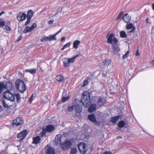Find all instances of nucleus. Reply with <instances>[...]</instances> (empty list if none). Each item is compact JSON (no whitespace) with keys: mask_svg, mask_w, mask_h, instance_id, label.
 <instances>
[{"mask_svg":"<svg viewBox=\"0 0 154 154\" xmlns=\"http://www.w3.org/2000/svg\"><path fill=\"white\" fill-rule=\"evenodd\" d=\"M16 88L21 93L25 91L26 89V86L24 82L20 79H17L15 82Z\"/></svg>","mask_w":154,"mask_h":154,"instance_id":"f03ea898","label":"nucleus"},{"mask_svg":"<svg viewBox=\"0 0 154 154\" xmlns=\"http://www.w3.org/2000/svg\"><path fill=\"white\" fill-rule=\"evenodd\" d=\"M58 13H57V12L55 14V15H54L53 16H55V15H57V14H58Z\"/></svg>","mask_w":154,"mask_h":154,"instance_id":"338daca9","label":"nucleus"},{"mask_svg":"<svg viewBox=\"0 0 154 154\" xmlns=\"http://www.w3.org/2000/svg\"><path fill=\"white\" fill-rule=\"evenodd\" d=\"M126 28L127 29H132L131 30L128 31V32L129 33L134 32L135 29V26H133V24L131 23L127 24L126 26Z\"/></svg>","mask_w":154,"mask_h":154,"instance_id":"dca6fc26","label":"nucleus"},{"mask_svg":"<svg viewBox=\"0 0 154 154\" xmlns=\"http://www.w3.org/2000/svg\"><path fill=\"white\" fill-rule=\"evenodd\" d=\"M12 123L13 126H18L23 123V121L21 118H17L15 120H13Z\"/></svg>","mask_w":154,"mask_h":154,"instance_id":"6e6552de","label":"nucleus"},{"mask_svg":"<svg viewBox=\"0 0 154 154\" xmlns=\"http://www.w3.org/2000/svg\"><path fill=\"white\" fill-rule=\"evenodd\" d=\"M151 63L154 66V59L152 60Z\"/></svg>","mask_w":154,"mask_h":154,"instance_id":"bf43d9fd","label":"nucleus"},{"mask_svg":"<svg viewBox=\"0 0 154 154\" xmlns=\"http://www.w3.org/2000/svg\"><path fill=\"white\" fill-rule=\"evenodd\" d=\"M2 106L0 105V112H1L2 110Z\"/></svg>","mask_w":154,"mask_h":154,"instance_id":"680f3d73","label":"nucleus"},{"mask_svg":"<svg viewBox=\"0 0 154 154\" xmlns=\"http://www.w3.org/2000/svg\"><path fill=\"white\" fill-rule=\"evenodd\" d=\"M69 99V97L67 96V97H63L62 98V101L63 102H64L67 101Z\"/></svg>","mask_w":154,"mask_h":154,"instance_id":"ea45409f","label":"nucleus"},{"mask_svg":"<svg viewBox=\"0 0 154 154\" xmlns=\"http://www.w3.org/2000/svg\"><path fill=\"white\" fill-rule=\"evenodd\" d=\"M5 88L4 84L3 82L0 83V94L1 93Z\"/></svg>","mask_w":154,"mask_h":154,"instance_id":"2f4dec72","label":"nucleus"},{"mask_svg":"<svg viewBox=\"0 0 154 154\" xmlns=\"http://www.w3.org/2000/svg\"><path fill=\"white\" fill-rule=\"evenodd\" d=\"M3 95L4 98L12 102L15 101V94L11 93L10 91L7 90L3 93Z\"/></svg>","mask_w":154,"mask_h":154,"instance_id":"39448f33","label":"nucleus"},{"mask_svg":"<svg viewBox=\"0 0 154 154\" xmlns=\"http://www.w3.org/2000/svg\"><path fill=\"white\" fill-rule=\"evenodd\" d=\"M2 101L4 107L6 108H8V107L9 106L6 103L5 100H2Z\"/></svg>","mask_w":154,"mask_h":154,"instance_id":"e433bc0d","label":"nucleus"},{"mask_svg":"<svg viewBox=\"0 0 154 154\" xmlns=\"http://www.w3.org/2000/svg\"><path fill=\"white\" fill-rule=\"evenodd\" d=\"M74 108V106H69L68 107L67 110L69 112H72Z\"/></svg>","mask_w":154,"mask_h":154,"instance_id":"58836bf2","label":"nucleus"},{"mask_svg":"<svg viewBox=\"0 0 154 154\" xmlns=\"http://www.w3.org/2000/svg\"><path fill=\"white\" fill-rule=\"evenodd\" d=\"M80 41L78 40H76L74 41L73 43V48L77 49L78 48V45L80 43Z\"/></svg>","mask_w":154,"mask_h":154,"instance_id":"bb28decb","label":"nucleus"},{"mask_svg":"<svg viewBox=\"0 0 154 154\" xmlns=\"http://www.w3.org/2000/svg\"><path fill=\"white\" fill-rule=\"evenodd\" d=\"M124 14V13L123 11H122L120 12L119 15L116 18V20H119L120 18Z\"/></svg>","mask_w":154,"mask_h":154,"instance_id":"37998d69","label":"nucleus"},{"mask_svg":"<svg viewBox=\"0 0 154 154\" xmlns=\"http://www.w3.org/2000/svg\"><path fill=\"white\" fill-rule=\"evenodd\" d=\"M56 79L59 82H62L64 79V77L62 75H58L56 76Z\"/></svg>","mask_w":154,"mask_h":154,"instance_id":"393cba45","label":"nucleus"},{"mask_svg":"<svg viewBox=\"0 0 154 154\" xmlns=\"http://www.w3.org/2000/svg\"><path fill=\"white\" fill-rule=\"evenodd\" d=\"M106 101L105 100L101 97H99L97 101L96 105L98 107H100L103 106L104 104L105 103Z\"/></svg>","mask_w":154,"mask_h":154,"instance_id":"4468645a","label":"nucleus"},{"mask_svg":"<svg viewBox=\"0 0 154 154\" xmlns=\"http://www.w3.org/2000/svg\"><path fill=\"white\" fill-rule=\"evenodd\" d=\"M27 14V18L31 19L33 15V13L32 10H30L28 11Z\"/></svg>","mask_w":154,"mask_h":154,"instance_id":"c85d7f7f","label":"nucleus"},{"mask_svg":"<svg viewBox=\"0 0 154 154\" xmlns=\"http://www.w3.org/2000/svg\"><path fill=\"white\" fill-rule=\"evenodd\" d=\"M55 39H53V40H55ZM52 40H53V39H41L40 41L41 42H45V41H48V40L50 41Z\"/></svg>","mask_w":154,"mask_h":154,"instance_id":"de8ad7c7","label":"nucleus"},{"mask_svg":"<svg viewBox=\"0 0 154 154\" xmlns=\"http://www.w3.org/2000/svg\"><path fill=\"white\" fill-rule=\"evenodd\" d=\"M120 36L122 38H125L127 37V35L124 31H122L120 32Z\"/></svg>","mask_w":154,"mask_h":154,"instance_id":"7c9ffc66","label":"nucleus"},{"mask_svg":"<svg viewBox=\"0 0 154 154\" xmlns=\"http://www.w3.org/2000/svg\"><path fill=\"white\" fill-rule=\"evenodd\" d=\"M129 53V51H127V52L125 53V54L123 56L122 58L123 59H125L128 57Z\"/></svg>","mask_w":154,"mask_h":154,"instance_id":"c03bdc74","label":"nucleus"},{"mask_svg":"<svg viewBox=\"0 0 154 154\" xmlns=\"http://www.w3.org/2000/svg\"><path fill=\"white\" fill-rule=\"evenodd\" d=\"M109 43L112 44L113 52L114 54H117L120 51V48L116 44L118 42L117 39H107Z\"/></svg>","mask_w":154,"mask_h":154,"instance_id":"7ed1b4c3","label":"nucleus"},{"mask_svg":"<svg viewBox=\"0 0 154 154\" xmlns=\"http://www.w3.org/2000/svg\"><path fill=\"white\" fill-rule=\"evenodd\" d=\"M55 129V127L53 125H49L47 126L45 128V130L47 132H52Z\"/></svg>","mask_w":154,"mask_h":154,"instance_id":"6ab92c4d","label":"nucleus"},{"mask_svg":"<svg viewBox=\"0 0 154 154\" xmlns=\"http://www.w3.org/2000/svg\"><path fill=\"white\" fill-rule=\"evenodd\" d=\"M26 17V14L23 13H20L17 15V18L19 21H22L25 20Z\"/></svg>","mask_w":154,"mask_h":154,"instance_id":"9b49d317","label":"nucleus"},{"mask_svg":"<svg viewBox=\"0 0 154 154\" xmlns=\"http://www.w3.org/2000/svg\"><path fill=\"white\" fill-rule=\"evenodd\" d=\"M61 137L62 135L60 134H58L56 136L55 138V140L57 144H60L61 143Z\"/></svg>","mask_w":154,"mask_h":154,"instance_id":"5701e85b","label":"nucleus"},{"mask_svg":"<svg viewBox=\"0 0 154 154\" xmlns=\"http://www.w3.org/2000/svg\"><path fill=\"white\" fill-rule=\"evenodd\" d=\"M126 43H128V44H130L131 43V42L130 40L129 39H128L127 40L125 41Z\"/></svg>","mask_w":154,"mask_h":154,"instance_id":"6e6d98bb","label":"nucleus"},{"mask_svg":"<svg viewBox=\"0 0 154 154\" xmlns=\"http://www.w3.org/2000/svg\"><path fill=\"white\" fill-rule=\"evenodd\" d=\"M77 152V151L76 148H72L71 149V151L69 154H75Z\"/></svg>","mask_w":154,"mask_h":154,"instance_id":"72a5a7b5","label":"nucleus"},{"mask_svg":"<svg viewBox=\"0 0 154 154\" xmlns=\"http://www.w3.org/2000/svg\"><path fill=\"white\" fill-rule=\"evenodd\" d=\"M15 97L16 98L17 102L18 103L20 102L21 101V97L20 94L18 93L15 94Z\"/></svg>","mask_w":154,"mask_h":154,"instance_id":"cd10ccee","label":"nucleus"},{"mask_svg":"<svg viewBox=\"0 0 154 154\" xmlns=\"http://www.w3.org/2000/svg\"><path fill=\"white\" fill-rule=\"evenodd\" d=\"M71 43L70 42L67 43L66 44L64 45L62 49V50H63L64 49L66 48H67L69 47Z\"/></svg>","mask_w":154,"mask_h":154,"instance_id":"f704fd0d","label":"nucleus"},{"mask_svg":"<svg viewBox=\"0 0 154 154\" xmlns=\"http://www.w3.org/2000/svg\"><path fill=\"white\" fill-rule=\"evenodd\" d=\"M33 98V95H32L30 98H29L28 102L29 103H31L32 101Z\"/></svg>","mask_w":154,"mask_h":154,"instance_id":"49530a36","label":"nucleus"},{"mask_svg":"<svg viewBox=\"0 0 154 154\" xmlns=\"http://www.w3.org/2000/svg\"><path fill=\"white\" fill-rule=\"evenodd\" d=\"M5 13V11H2L0 13V14H1V15L3 14H4Z\"/></svg>","mask_w":154,"mask_h":154,"instance_id":"052dcab7","label":"nucleus"},{"mask_svg":"<svg viewBox=\"0 0 154 154\" xmlns=\"http://www.w3.org/2000/svg\"><path fill=\"white\" fill-rule=\"evenodd\" d=\"M78 56V55H77L71 58H65L63 59L62 61L64 67H68L69 66L71 63L75 62V59Z\"/></svg>","mask_w":154,"mask_h":154,"instance_id":"20e7f679","label":"nucleus"},{"mask_svg":"<svg viewBox=\"0 0 154 154\" xmlns=\"http://www.w3.org/2000/svg\"><path fill=\"white\" fill-rule=\"evenodd\" d=\"M74 108L75 111L78 113H80L82 110V107L81 103H76L74 105Z\"/></svg>","mask_w":154,"mask_h":154,"instance_id":"2eb2a0df","label":"nucleus"},{"mask_svg":"<svg viewBox=\"0 0 154 154\" xmlns=\"http://www.w3.org/2000/svg\"><path fill=\"white\" fill-rule=\"evenodd\" d=\"M65 39H61V42L63 41Z\"/></svg>","mask_w":154,"mask_h":154,"instance_id":"774afa93","label":"nucleus"},{"mask_svg":"<svg viewBox=\"0 0 154 154\" xmlns=\"http://www.w3.org/2000/svg\"><path fill=\"white\" fill-rule=\"evenodd\" d=\"M125 123L123 121H121L120 122L118 125V126L119 127V128L118 129H120V128H122L125 125Z\"/></svg>","mask_w":154,"mask_h":154,"instance_id":"c756f323","label":"nucleus"},{"mask_svg":"<svg viewBox=\"0 0 154 154\" xmlns=\"http://www.w3.org/2000/svg\"><path fill=\"white\" fill-rule=\"evenodd\" d=\"M111 62V60L110 59H106L100 64L101 67L104 68L105 66H107L110 65Z\"/></svg>","mask_w":154,"mask_h":154,"instance_id":"f8f14e48","label":"nucleus"},{"mask_svg":"<svg viewBox=\"0 0 154 154\" xmlns=\"http://www.w3.org/2000/svg\"><path fill=\"white\" fill-rule=\"evenodd\" d=\"M72 140H65L63 143H61L62 149H69L72 145Z\"/></svg>","mask_w":154,"mask_h":154,"instance_id":"0eeeda50","label":"nucleus"},{"mask_svg":"<svg viewBox=\"0 0 154 154\" xmlns=\"http://www.w3.org/2000/svg\"><path fill=\"white\" fill-rule=\"evenodd\" d=\"M62 30V29H61L58 32H57L56 34L54 35H50L48 36H44L42 38H56L55 37L56 36L58 35L59 33L61 32Z\"/></svg>","mask_w":154,"mask_h":154,"instance_id":"a211bd4d","label":"nucleus"},{"mask_svg":"<svg viewBox=\"0 0 154 154\" xmlns=\"http://www.w3.org/2000/svg\"><path fill=\"white\" fill-rule=\"evenodd\" d=\"M140 54L139 53V51L138 50H137V51L136 53L135 54V56H140Z\"/></svg>","mask_w":154,"mask_h":154,"instance_id":"603ef678","label":"nucleus"},{"mask_svg":"<svg viewBox=\"0 0 154 154\" xmlns=\"http://www.w3.org/2000/svg\"><path fill=\"white\" fill-rule=\"evenodd\" d=\"M4 85L5 88L7 89V90L10 91L12 89V84L9 82H7Z\"/></svg>","mask_w":154,"mask_h":154,"instance_id":"4be33fe9","label":"nucleus"},{"mask_svg":"<svg viewBox=\"0 0 154 154\" xmlns=\"http://www.w3.org/2000/svg\"><path fill=\"white\" fill-rule=\"evenodd\" d=\"M44 98L45 99H47V97L46 96H45L43 97H41V99L42 100H44Z\"/></svg>","mask_w":154,"mask_h":154,"instance_id":"4d7b16f0","label":"nucleus"},{"mask_svg":"<svg viewBox=\"0 0 154 154\" xmlns=\"http://www.w3.org/2000/svg\"><path fill=\"white\" fill-rule=\"evenodd\" d=\"M152 8L154 10V3L152 5Z\"/></svg>","mask_w":154,"mask_h":154,"instance_id":"e2e57ef3","label":"nucleus"},{"mask_svg":"<svg viewBox=\"0 0 154 154\" xmlns=\"http://www.w3.org/2000/svg\"><path fill=\"white\" fill-rule=\"evenodd\" d=\"M107 38H114V35L113 34H111Z\"/></svg>","mask_w":154,"mask_h":154,"instance_id":"8fccbe9b","label":"nucleus"},{"mask_svg":"<svg viewBox=\"0 0 154 154\" xmlns=\"http://www.w3.org/2000/svg\"><path fill=\"white\" fill-rule=\"evenodd\" d=\"M102 75L103 77H105L106 76V75L104 73Z\"/></svg>","mask_w":154,"mask_h":154,"instance_id":"69168bd1","label":"nucleus"},{"mask_svg":"<svg viewBox=\"0 0 154 154\" xmlns=\"http://www.w3.org/2000/svg\"><path fill=\"white\" fill-rule=\"evenodd\" d=\"M37 26V25L35 23H33L32 26L30 27L31 30L33 31V29L36 28Z\"/></svg>","mask_w":154,"mask_h":154,"instance_id":"a19ab883","label":"nucleus"},{"mask_svg":"<svg viewBox=\"0 0 154 154\" xmlns=\"http://www.w3.org/2000/svg\"><path fill=\"white\" fill-rule=\"evenodd\" d=\"M31 31H32V30L31 29V28L28 26H26L25 29L24 30V32L25 33Z\"/></svg>","mask_w":154,"mask_h":154,"instance_id":"473e14b6","label":"nucleus"},{"mask_svg":"<svg viewBox=\"0 0 154 154\" xmlns=\"http://www.w3.org/2000/svg\"><path fill=\"white\" fill-rule=\"evenodd\" d=\"M45 152L47 154H54L55 150L51 146L47 145L45 147Z\"/></svg>","mask_w":154,"mask_h":154,"instance_id":"9d476101","label":"nucleus"},{"mask_svg":"<svg viewBox=\"0 0 154 154\" xmlns=\"http://www.w3.org/2000/svg\"><path fill=\"white\" fill-rule=\"evenodd\" d=\"M81 100L85 107H88L90 104V98L89 93L87 92H84L82 95Z\"/></svg>","mask_w":154,"mask_h":154,"instance_id":"f257e3e1","label":"nucleus"},{"mask_svg":"<svg viewBox=\"0 0 154 154\" xmlns=\"http://www.w3.org/2000/svg\"><path fill=\"white\" fill-rule=\"evenodd\" d=\"M78 149L82 154H85L88 150L87 145L84 143H81L78 145Z\"/></svg>","mask_w":154,"mask_h":154,"instance_id":"423d86ee","label":"nucleus"},{"mask_svg":"<svg viewBox=\"0 0 154 154\" xmlns=\"http://www.w3.org/2000/svg\"><path fill=\"white\" fill-rule=\"evenodd\" d=\"M103 154H112V153L110 152L106 151L103 152Z\"/></svg>","mask_w":154,"mask_h":154,"instance_id":"864d4df0","label":"nucleus"},{"mask_svg":"<svg viewBox=\"0 0 154 154\" xmlns=\"http://www.w3.org/2000/svg\"><path fill=\"white\" fill-rule=\"evenodd\" d=\"M5 29L8 31H11V28L8 25H5Z\"/></svg>","mask_w":154,"mask_h":154,"instance_id":"09e8293b","label":"nucleus"},{"mask_svg":"<svg viewBox=\"0 0 154 154\" xmlns=\"http://www.w3.org/2000/svg\"><path fill=\"white\" fill-rule=\"evenodd\" d=\"M119 116L112 117L110 121L111 122L115 124L117 122V121L119 119Z\"/></svg>","mask_w":154,"mask_h":154,"instance_id":"a878e982","label":"nucleus"},{"mask_svg":"<svg viewBox=\"0 0 154 154\" xmlns=\"http://www.w3.org/2000/svg\"><path fill=\"white\" fill-rule=\"evenodd\" d=\"M46 132H47L45 130V128L42 130V131L40 133V134L42 137H43L46 135Z\"/></svg>","mask_w":154,"mask_h":154,"instance_id":"4c0bfd02","label":"nucleus"},{"mask_svg":"<svg viewBox=\"0 0 154 154\" xmlns=\"http://www.w3.org/2000/svg\"><path fill=\"white\" fill-rule=\"evenodd\" d=\"M36 71L37 70L34 68L25 70L26 72H29L32 75L35 74Z\"/></svg>","mask_w":154,"mask_h":154,"instance_id":"b1692460","label":"nucleus"},{"mask_svg":"<svg viewBox=\"0 0 154 154\" xmlns=\"http://www.w3.org/2000/svg\"><path fill=\"white\" fill-rule=\"evenodd\" d=\"M28 134L27 130H25L19 133L17 135L18 138H20L21 140H23Z\"/></svg>","mask_w":154,"mask_h":154,"instance_id":"1a4fd4ad","label":"nucleus"},{"mask_svg":"<svg viewBox=\"0 0 154 154\" xmlns=\"http://www.w3.org/2000/svg\"><path fill=\"white\" fill-rule=\"evenodd\" d=\"M21 39H18L17 40H16L15 41V42H18Z\"/></svg>","mask_w":154,"mask_h":154,"instance_id":"0e129e2a","label":"nucleus"},{"mask_svg":"<svg viewBox=\"0 0 154 154\" xmlns=\"http://www.w3.org/2000/svg\"><path fill=\"white\" fill-rule=\"evenodd\" d=\"M33 141L32 142V144H35L37 145L40 143L41 141V138L39 136H37L36 137H33L32 138Z\"/></svg>","mask_w":154,"mask_h":154,"instance_id":"f3484780","label":"nucleus"},{"mask_svg":"<svg viewBox=\"0 0 154 154\" xmlns=\"http://www.w3.org/2000/svg\"><path fill=\"white\" fill-rule=\"evenodd\" d=\"M88 82L87 80H85L84 81L83 84L81 86L82 87H84L88 84Z\"/></svg>","mask_w":154,"mask_h":154,"instance_id":"79ce46f5","label":"nucleus"},{"mask_svg":"<svg viewBox=\"0 0 154 154\" xmlns=\"http://www.w3.org/2000/svg\"><path fill=\"white\" fill-rule=\"evenodd\" d=\"M146 21L147 23H149V19L148 18H147L146 19Z\"/></svg>","mask_w":154,"mask_h":154,"instance_id":"13d9d810","label":"nucleus"},{"mask_svg":"<svg viewBox=\"0 0 154 154\" xmlns=\"http://www.w3.org/2000/svg\"><path fill=\"white\" fill-rule=\"evenodd\" d=\"M88 118L91 122H93L94 124L97 125L99 124V122L97 121L94 115L92 114L90 115H89Z\"/></svg>","mask_w":154,"mask_h":154,"instance_id":"ddd939ff","label":"nucleus"},{"mask_svg":"<svg viewBox=\"0 0 154 154\" xmlns=\"http://www.w3.org/2000/svg\"><path fill=\"white\" fill-rule=\"evenodd\" d=\"M62 11V8H58L57 9V12L58 13H59L60 12H61Z\"/></svg>","mask_w":154,"mask_h":154,"instance_id":"3c124183","label":"nucleus"},{"mask_svg":"<svg viewBox=\"0 0 154 154\" xmlns=\"http://www.w3.org/2000/svg\"><path fill=\"white\" fill-rule=\"evenodd\" d=\"M30 19H31V18H27V20L25 24V25H27L29 24V23H30Z\"/></svg>","mask_w":154,"mask_h":154,"instance_id":"a18cd8bd","label":"nucleus"},{"mask_svg":"<svg viewBox=\"0 0 154 154\" xmlns=\"http://www.w3.org/2000/svg\"><path fill=\"white\" fill-rule=\"evenodd\" d=\"M54 21V20H50L49 21H48V24H51L53 23Z\"/></svg>","mask_w":154,"mask_h":154,"instance_id":"5fc2aeb1","label":"nucleus"},{"mask_svg":"<svg viewBox=\"0 0 154 154\" xmlns=\"http://www.w3.org/2000/svg\"><path fill=\"white\" fill-rule=\"evenodd\" d=\"M5 25V22L3 20L0 19V28L4 26Z\"/></svg>","mask_w":154,"mask_h":154,"instance_id":"c9c22d12","label":"nucleus"},{"mask_svg":"<svg viewBox=\"0 0 154 154\" xmlns=\"http://www.w3.org/2000/svg\"><path fill=\"white\" fill-rule=\"evenodd\" d=\"M96 104H91L90 106L88 108V112H92L93 111H95L96 109Z\"/></svg>","mask_w":154,"mask_h":154,"instance_id":"412c9836","label":"nucleus"},{"mask_svg":"<svg viewBox=\"0 0 154 154\" xmlns=\"http://www.w3.org/2000/svg\"><path fill=\"white\" fill-rule=\"evenodd\" d=\"M131 17L128 15V14H125L123 17V20L126 23H129L131 20Z\"/></svg>","mask_w":154,"mask_h":154,"instance_id":"aec40b11","label":"nucleus"}]
</instances>
